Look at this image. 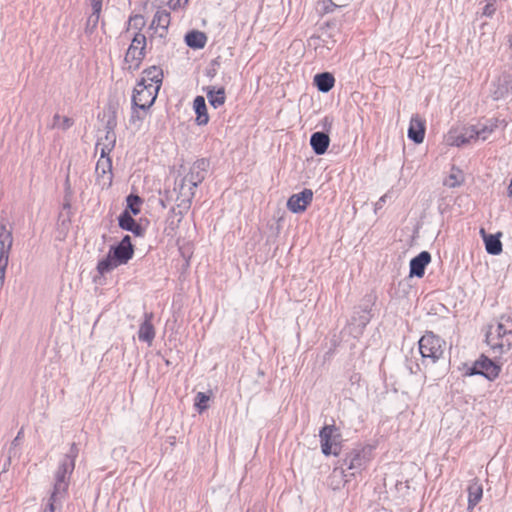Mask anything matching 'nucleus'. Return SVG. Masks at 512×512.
Returning a JSON list of instances; mask_svg holds the SVG:
<instances>
[{"instance_id": "obj_1", "label": "nucleus", "mask_w": 512, "mask_h": 512, "mask_svg": "<svg viewBox=\"0 0 512 512\" xmlns=\"http://www.w3.org/2000/svg\"><path fill=\"white\" fill-rule=\"evenodd\" d=\"M78 448L72 444L69 452L61 460L54 474V484L47 505L42 512H55L57 506H61L66 497L70 476L75 468V460L78 456Z\"/></svg>"}, {"instance_id": "obj_2", "label": "nucleus", "mask_w": 512, "mask_h": 512, "mask_svg": "<svg viewBox=\"0 0 512 512\" xmlns=\"http://www.w3.org/2000/svg\"><path fill=\"white\" fill-rule=\"evenodd\" d=\"M485 341L494 354L503 355L512 351V315H502L490 324Z\"/></svg>"}, {"instance_id": "obj_3", "label": "nucleus", "mask_w": 512, "mask_h": 512, "mask_svg": "<svg viewBox=\"0 0 512 512\" xmlns=\"http://www.w3.org/2000/svg\"><path fill=\"white\" fill-rule=\"evenodd\" d=\"M209 163L205 159H199L193 163L189 173L182 179L179 185V193L188 201L194 196L195 188L205 179Z\"/></svg>"}, {"instance_id": "obj_4", "label": "nucleus", "mask_w": 512, "mask_h": 512, "mask_svg": "<svg viewBox=\"0 0 512 512\" xmlns=\"http://www.w3.org/2000/svg\"><path fill=\"white\" fill-rule=\"evenodd\" d=\"M146 45L147 39L145 34L142 32L133 33L131 44L129 45L124 58L128 70L134 71L140 67L145 57Z\"/></svg>"}, {"instance_id": "obj_5", "label": "nucleus", "mask_w": 512, "mask_h": 512, "mask_svg": "<svg viewBox=\"0 0 512 512\" xmlns=\"http://www.w3.org/2000/svg\"><path fill=\"white\" fill-rule=\"evenodd\" d=\"M12 244V227L8 223L0 222V290L4 284Z\"/></svg>"}, {"instance_id": "obj_6", "label": "nucleus", "mask_w": 512, "mask_h": 512, "mask_svg": "<svg viewBox=\"0 0 512 512\" xmlns=\"http://www.w3.org/2000/svg\"><path fill=\"white\" fill-rule=\"evenodd\" d=\"M445 341L432 332H426L419 340V350L423 358L432 362L440 359L444 353Z\"/></svg>"}, {"instance_id": "obj_7", "label": "nucleus", "mask_w": 512, "mask_h": 512, "mask_svg": "<svg viewBox=\"0 0 512 512\" xmlns=\"http://www.w3.org/2000/svg\"><path fill=\"white\" fill-rule=\"evenodd\" d=\"M501 371V367L485 355H481L467 372L468 375H482L490 381L495 380Z\"/></svg>"}, {"instance_id": "obj_8", "label": "nucleus", "mask_w": 512, "mask_h": 512, "mask_svg": "<svg viewBox=\"0 0 512 512\" xmlns=\"http://www.w3.org/2000/svg\"><path fill=\"white\" fill-rule=\"evenodd\" d=\"M158 90L153 86H146L143 83H137L132 93V104L141 109H149L155 102Z\"/></svg>"}, {"instance_id": "obj_9", "label": "nucleus", "mask_w": 512, "mask_h": 512, "mask_svg": "<svg viewBox=\"0 0 512 512\" xmlns=\"http://www.w3.org/2000/svg\"><path fill=\"white\" fill-rule=\"evenodd\" d=\"M320 442L322 453L326 456L334 454L338 455L340 452L338 435L334 426H324L320 433Z\"/></svg>"}, {"instance_id": "obj_10", "label": "nucleus", "mask_w": 512, "mask_h": 512, "mask_svg": "<svg viewBox=\"0 0 512 512\" xmlns=\"http://www.w3.org/2000/svg\"><path fill=\"white\" fill-rule=\"evenodd\" d=\"M109 253L119 265L126 264L134 254L130 236L126 235L117 246L111 247Z\"/></svg>"}, {"instance_id": "obj_11", "label": "nucleus", "mask_w": 512, "mask_h": 512, "mask_svg": "<svg viewBox=\"0 0 512 512\" xmlns=\"http://www.w3.org/2000/svg\"><path fill=\"white\" fill-rule=\"evenodd\" d=\"M313 192L310 189H304L300 193L293 194L287 201V208L293 213H302L312 202Z\"/></svg>"}, {"instance_id": "obj_12", "label": "nucleus", "mask_w": 512, "mask_h": 512, "mask_svg": "<svg viewBox=\"0 0 512 512\" xmlns=\"http://www.w3.org/2000/svg\"><path fill=\"white\" fill-rule=\"evenodd\" d=\"M425 120L420 115L412 116L408 128V137L416 144H420L425 138Z\"/></svg>"}, {"instance_id": "obj_13", "label": "nucleus", "mask_w": 512, "mask_h": 512, "mask_svg": "<svg viewBox=\"0 0 512 512\" xmlns=\"http://www.w3.org/2000/svg\"><path fill=\"white\" fill-rule=\"evenodd\" d=\"M163 81V71L160 67L151 66L145 69L142 73L141 80L138 83H143L146 86H153L156 90H160Z\"/></svg>"}, {"instance_id": "obj_14", "label": "nucleus", "mask_w": 512, "mask_h": 512, "mask_svg": "<svg viewBox=\"0 0 512 512\" xmlns=\"http://www.w3.org/2000/svg\"><path fill=\"white\" fill-rule=\"evenodd\" d=\"M431 261V255L427 251L421 252L410 261V276L423 277L426 266Z\"/></svg>"}, {"instance_id": "obj_15", "label": "nucleus", "mask_w": 512, "mask_h": 512, "mask_svg": "<svg viewBox=\"0 0 512 512\" xmlns=\"http://www.w3.org/2000/svg\"><path fill=\"white\" fill-rule=\"evenodd\" d=\"M468 510L472 511L481 501L483 496V486L479 479L475 478L469 482L468 488Z\"/></svg>"}, {"instance_id": "obj_16", "label": "nucleus", "mask_w": 512, "mask_h": 512, "mask_svg": "<svg viewBox=\"0 0 512 512\" xmlns=\"http://www.w3.org/2000/svg\"><path fill=\"white\" fill-rule=\"evenodd\" d=\"M152 314H145V320L140 325L138 330V338L140 341L146 342L149 346L155 338V329L151 322Z\"/></svg>"}, {"instance_id": "obj_17", "label": "nucleus", "mask_w": 512, "mask_h": 512, "mask_svg": "<svg viewBox=\"0 0 512 512\" xmlns=\"http://www.w3.org/2000/svg\"><path fill=\"white\" fill-rule=\"evenodd\" d=\"M169 25L170 13L166 10H158L153 17L150 28L154 29L156 32L160 31L159 35L162 37Z\"/></svg>"}, {"instance_id": "obj_18", "label": "nucleus", "mask_w": 512, "mask_h": 512, "mask_svg": "<svg viewBox=\"0 0 512 512\" xmlns=\"http://www.w3.org/2000/svg\"><path fill=\"white\" fill-rule=\"evenodd\" d=\"M329 143V136L324 132H315L310 138V145L317 155L324 154L329 146Z\"/></svg>"}, {"instance_id": "obj_19", "label": "nucleus", "mask_w": 512, "mask_h": 512, "mask_svg": "<svg viewBox=\"0 0 512 512\" xmlns=\"http://www.w3.org/2000/svg\"><path fill=\"white\" fill-rule=\"evenodd\" d=\"M485 243L486 251L491 255H499L502 252V243L497 235L486 234L484 229L480 230Z\"/></svg>"}, {"instance_id": "obj_20", "label": "nucleus", "mask_w": 512, "mask_h": 512, "mask_svg": "<svg viewBox=\"0 0 512 512\" xmlns=\"http://www.w3.org/2000/svg\"><path fill=\"white\" fill-rule=\"evenodd\" d=\"M193 108L196 113V123L198 125H206L209 121L207 107L203 96H197L193 102Z\"/></svg>"}, {"instance_id": "obj_21", "label": "nucleus", "mask_w": 512, "mask_h": 512, "mask_svg": "<svg viewBox=\"0 0 512 512\" xmlns=\"http://www.w3.org/2000/svg\"><path fill=\"white\" fill-rule=\"evenodd\" d=\"M111 160L109 157H100L96 164V173L104 184L111 183Z\"/></svg>"}, {"instance_id": "obj_22", "label": "nucleus", "mask_w": 512, "mask_h": 512, "mask_svg": "<svg viewBox=\"0 0 512 512\" xmlns=\"http://www.w3.org/2000/svg\"><path fill=\"white\" fill-rule=\"evenodd\" d=\"M119 226L124 230L133 232L137 236L142 235L143 232L142 227L135 222L127 210L120 215Z\"/></svg>"}, {"instance_id": "obj_23", "label": "nucleus", "mask_w": 512, "mask_h": 512, "mask_svg": "<svg viewBox=\"0 0 512 512\" xmlns=\"http://www.w3.org/2000/svg\"><path fill=\"white\" fill-rule=\"evenodd\" d=\"M147 110L148 109H141L140 107L132 104L131 115L128 121L129 128L134 131H138L147 115Z\"/></svg>"}, {"instance_id": "obj_24", "label": "nucleus", "mask_w": 512, "mask_h": 512, "mask_svg": "<svg viewBox=\"0 0 512 512\" xmlns=\"http://www.w3.org/2000/svg\"><path fill=\"white\" fill-rule=\"evenodd\" d=\"M334 77L331 73L323 72L314 76V84L321 92H328L334 85Z\"/></svg>"}, {"instance_id": "obj_25", "label": "nucleus", "mask_w": 512, "mask_h": 512, "mask_svg": "<svg viewBox=\"0 0 512 512\" xmlns=\"http://www.w3.org/2000/svg\"><path fill=\"white\" fill-rule=\"evenodd\" d=\"M186 44L193 49H201L206 45L207 36L201 31H191L185 36Z\"/></svg>"}, {"instance_id": "obj_26", "label": "nucleus", "mask_w": 512, "mask_h": 512, "mask_svg": "<svg viewBox=\"0 0 512 512\" xmlns=\"http://www.w3.org/2000/svg\"><path fill=\"white\" fill-rule=\"evenodd\" d=\"M105 140L107 144H96V152L100 153V157H108L112 151L116 141L115 133L111 130L106 131Z\"/></svg>"}, {"instance_id": "obj_27", "label": "nucleus", "mask_w": 512, "mask_h": 512, "mask_svg": "<svg viewBox=\"0 0 512 512\" xmlns=\"http://www.w3.org/2000/svg\"><path fill=\"white\" fill-rule=\"evenodd\" d=\"M464 181L463 173L459 169L452 168L449 175L444 179V185L449 188L460 186Z\"/></svg>"}, {"instance_id": "obj_28", "label": "nucleus", "mask_w": 512, "mask_h": 512, "mask_svg": "<svg viewBox=\"0 0 512 512\" xmlns=\"http://www.w3.org/2000/svg\"><path fill=\"white\" fill-rule=\"evenodd\" d=\"M118 266H120L119 263L116 262V260L110 253H108L106 258L98 262L97 270L101 275H104Z\"/></svg>"}, {"instance_id": "obj_29", "label": "nucleus", "mask_w": 512, "mask_h": 512, "mask_svg": "<svg viewBox=\"0 0 512 512\" xmlns=\"http://www.w3.org/2000/svg\"><path fill=\"white\" fill-rule=\"evenodd\" d=\"M446 142L450 146H462L467 143L466 136L463 131L457 132L456 130H450L447 137Z\"/></svg>"}, {"instance_id": "obj_30", "label": "nucleus", "mask_w": 512, "mask_h": 512, "mask_svg": "<svg viewBox=\"0 0 512 512\" xmlns=\"http://www.w3.org/2000/svg\"><path fill=\"white\" fill-rule=\"evenodd\" d=\"M446 142L450 146H462L467 143L466 136L463 131L457 132L456 130H450L447 137Z\"/></svg>"}, {"instance_id": "obj_31", "label": "nucleus", "mask_w": 512, "mask_h": 512, "mask_svg": "<svg viewBox=\"0 0 512 512\" xmlns=\"http://www.w3.org/2000/svg\"><path fill=\"white\" fill-rule=\"evenodd\" d=\"M146 26V20L144 16L140 14H136L133 16H130L128 20V28L127 32L134 31L135 32H142L144 27Z\"/></svg>"}, {"instance_id": "obj_32", "label": "nucleus", "mask_w": 512, "mask_h": 512, "mask_svg": "<svg viewBox=\"0 0 512 512\" xmlns=\"http://www.w3.org/2000/svg\"><path fill=\"white\" fill-rule=\"evenodd\" d=\"M207 98L214 108H218L225 102V91L223 88H219L216 91L209 90L207 93Z\"/></svg>"}, {"instance_id": "obj_33", "label": "nucleus", "mask_w": 512, "mask_h": 512, "mask_svg": "<svg viewBox=\"0 0 512 512\" xmlns=\"http://www.w3.org/2000/svg\"><path fill=\"white\" fill-rule=\"evenodd\" d=\"M73 120L67 116H60L59 114H55L53 117L52 128H57L61 130H67L73 125Z\"/></svg>"}, {"instance_id": "obj_34", "label": "nucleus", "mask_w": 512, "mask_h": 512, "mask_svg": "<svg viewBox=\"0 0 512 512\" xmlns=\"http://www.w3.org/2000/svg\"><path fill=\"white\" fill-rule=\"evenodd\" d=\"M497 128V121H494L490 125H482L481 127L476 126L477 140H486Z\"/></svg>"}, {"instance_id": "obj_35", "label": "nucleus", "mask_w": 512, "mask_h": 512, "mask_svg": "<svg viewBox=\"0 0 512 512\" xmlns=\"http://www.w3.org/2000/svg\"><path fill=\"white\" fill-rule=\"evenodd\" d=\"M100 13L101 12H95L92 10V13L87 18L86 28L85 31L87 33H92L94 29L97 27L100 19Z\"/></svg>"}, {"instance_id": "obj_36", "label": "nucleus", "mask_w": 512, "mask_h": 512, "mask_svg": "<svg viewBox=\"0 0 512 512\" xmlns=\"http://www.w3.org/2000/svg\"><path fill=\"white\" fill-rule=\"evenodd\" d=\"M141 203L142 200L137 195L131 194L127 197V206L134 215H137L140 212L139 206Z\"/></svg>"}, {"instance_id": "obj_37", "label": "nucleus", "mask_w": 512, "mask_h": 512, "mask_svg": "<svg viewBox=\"0 0 512 512\" xmlns=\"http://www.w3.org/2000/svg\"><path fill=\"white\" fill-rule=\"evenodd\" d=\"M209 401V396H207L203 392H198L195 398V407L199 412H203L207 409V403Z\"/></svg>"}, {"instance_id": "obj_38", "label": "nucleus", "mask_w": 512, "mask_h": 512, "mask_svg": "<svg viewBox=\"0 0 512 512\" xmlns=\"http://www.w3.org/2000/svg\"><path fill=\"white\" fill-rule=\"evenodd\" d=\"M485 6L483 8V15L486 17H492L496 12V4L498 0H484Z\"/></svg>"}, {"instance_id": "obj_39", "label": "nucleus", "mask_w": 512, "mask_h": 512, "mask_svg": "<svg viewBox=\"0 0 512 512\" xmlns=\"http://www.w3.org/2000/svg\"><path fill=\"white\" fill-rule=\"evenodd\" d=\"M466 136L467 143L477 141L476 126L465 127L462 130Z\"/></svg>"}, {"instance_id": "obj_40", "label": "nucleus", "mask_w": 512, "mask_h": 512, "mask_svg": "<svg viewBox=\"0 0 512 512\" xmlns=\"http://www.w3.org/2000/svg\"><path fill=\"white\" fill-rule=\"evenodd\" d=\"M161 3L169 6L171 9H176L180 7L181 0H161Z\"/></svg>"}, {"instance_id": "obj_41", "label": "nucleus", "mask_w": 512, "mask_h": 512, "mask_svg": "<svg viewBox=\"0 0 512 512\" xmlns=\"http://www.w3.org/2000/svg\"><path fill=\"white\" fill-rule=\"evenodd\" d=\"M103 0H90L92 10L95 12H101Z\"/></svg>"}, {"instance_id": "obj_42", "label": "nucleus", "mask_w": 512, "mask_h": 512, "mask_svg": "<svg viewBox=\"0 0 512 512\" xmlns=\"http://www.w3.org/2000/svg\"><path fill=\"white\" fill-rule=\"evenodd\" d=\"M510 92H512V81L506 82L504 89H501L499 95L504 96V94H508Z\"/></svg>"}, {"instance_id": "obj_43", "label": "nucleus", "mask_w": 512, "mask_h": 512, "mask_svg": "<svg viewBox=\"0 0 512 512\" xmlns=\"http://www.w3.org/2000/svg\"><path fill=\"white\" fill-rule=\"evenodd\" d=\"M97 144H107V140H105V136L100 138L97 142Z\"/></svg>"}]
</instances>
